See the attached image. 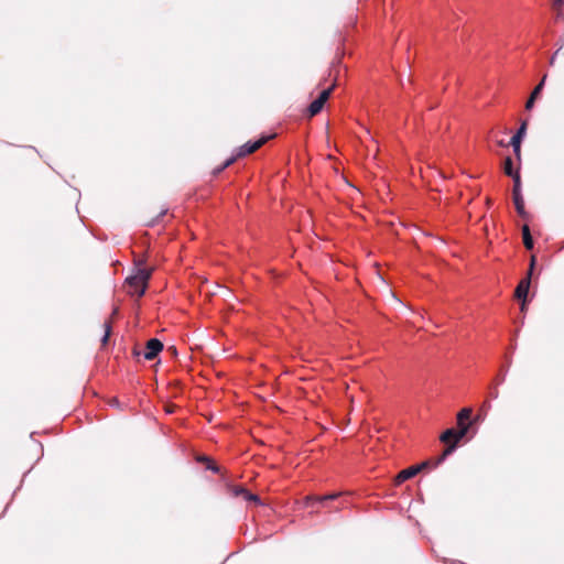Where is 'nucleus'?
I'll use <instances>...</instances> for the list:
<instances>
[{
    "mask_svg": "<svg viewBox=\"0 0 564 564\" xmlns=\"http://www.w3.org/2000/svg\"><path fill=\"white\" fill-rule=\"evenodd\" d=\"M525 131H527V122L523 121L521 123V126L519 127L518 131L516 132V134L511 138L510 143L521 144V141L525 134Z\"/></svg>",
    "mask_w": 564,
    "mask_h": 564,
    "instance_id": "nucleus-8",
    "label": "nucleus"
},
{
    "mask_svg": "<svg viewBox=\"0 0 564 564\" xmlns=\"http://www.w3.org/2000/svg\"><path fill=\"white\" fill-rule=\"evenodd\" d=\"M470 423H463L462 425H458V431H456L457 438L462 440L469 430Z\"/></svg>",
    "mask_w": 564,
    "mask_h": 564,
    "instance_id": "nucleus-13",
    "label": "nucleus"
},
{
    "mask_svg": "<svg viewBox=\"0 0 564 564\" xmlns=\"http://www.w3.org/2000/svg\"><path fill=\"white\" fill-rule=\"evenodd\" d=\"M532 273H533V270H531V268H529V271H528L527 276H530V278H531V276H532Z\"/></svg>",
    "mask_w": 564,
    "mask_h": 564,
    "instance_id": "nucleus-27",
    "label": "nucleus"
},
{
    "mask_svg": "<svg viewBox=\"0 0 564 564\" xmlns=\"http://www.w3.org/2000/svg\"><path fill=\"white\" fill-rule=\"evenodd\" d=\"M313 498L311 497H306V503L308 505V502L312 500Z\"/></svg>",
    "mask_w": 564,
    "mask_h": 564,
    "instance_id": "nucleus-28",
    "label": "nucleus"
},
{
    "mask_svg": "<svg viewBox=\"0 0 564 564\" xmlns=\"http://www.w3.org/2000/svg\"><path fill=\"white\" fill-rule=\"evenodd\" d=\"M240 492H242L245 495V498L247 500H251V501H259V498L258 496L253 495V494H250L248 492L247 490L245 489H240Z\"/></svg>",
    "mask_w": 564,
    "mask_h": 564,
    "instance_id": "nucleus-18",
    "label": "nucleus"
},
{
    "mask_svg": "<svg viewBox=\"0 0 564 564\" xmlns=\"http://www.w3.org/2000/svg\"><path fill=\"white\" fill-rule=\"evenodd\" d=\"M522 236H523L524 247L527 249L531 250L533 248V239L531 237L530 229L527 225H524L522 228Z\"/></svg>",
    "mask_w": 564,
    "mask_h": 564,
    "instance_id": "nucleus-9",
    "label": "nucleus"
},
{
    "mask_svg": "<svg viewBox=\"0 0 564 564\" xmlns=\"http://www.w3.org/2000/svg\"><path fill=\"white\" fill-rule=\"evenodd\" d=\"M512 196H513V203H514V206H516V209H517L518 214L521 217H524L525 216L524 200H523V196H522V193H521V180H520L519 172H517L514 174V176H513Z\"/></svg>",
    "mask_w": 564,
    "mask_h": 564,
    "instance_id": "nucleus-2",
    "label": "nucleus"
},
{
    "mask_svg": "<svg viewBox=\"0 0 564 564\" xmlns=\"http://www.w3.org/2000/svg\"><path fill=\"white\" fill-rule=\"evenodd\" d=\"M544 82H545V76L542 78L540 84L533 89V91L531 93V97L536 98L539 96V94L541 93V90L543 88Z\"/></svg>",
    "mask_w": 564,
    "mask_h": 564,
    "instance_id": "nucleus-15",
    "label": "nucleus"
},
{
    "mask_svg": "<svg viewBox=\"0 0 564 564\" xmlns=\"http://www.w3.org/2000/svg\"><path fill=\"white\" fill-rule=\"evenodd\" d=\"M554 59H555V55L551 58V64L554 63Z\"/></svg>",
    "mask_w": 564,
    "mask_h": 564,
    "instance_id": "nucleus-29",
    "label": "nucleus"
},
{
    "mask_svg": "<svg viewBox=\"0 0 564 564\" xmlns=\"http://www.w3.org/2000/svg\"><path fill=\"white\" fill-rule=\"evenodd\" d=\"M521 301H522L521 311L523 312L525 310V300H521Z\"/></svg>",
    "mask_w": 564,
    "mask_h": 564,
    "instance_id": "nucleus-26",
    "label": "nucleus"
},
{
    "mask_svg": "<svg viewBox=\"0 0 564 564\" xmlns=\"http://www.w3.org/2000/svg\"><path fill=\"white\" fill-rule=\"evenodd\" d=\"M234 161H235V158H230V159H228V160L224 163V165H223L218 171H221V170H224V169L228 167L230 164H232V163H234Z\"/></svg>",
    "mask_w": 564,
    "mask_h": 564,
    "instance_id": "nucleus-24",
    "label": "nucleus"
},
{
    "mask_svg": "<svg viewBox=\"0 0 564 564\" xmlns=\"http://www.w3.org/2000/svg\"><path fill=\"white\" fill-rule=\"evenodd\" d=\"M534 100H535V98L530 96V98L528 99V101L525 104V109L530 110L534 105Z\"/></svg>",
    "mask_w": 564,
    "mask_h": 564,
    "instance_id": "nucleus-21",
    "label": "nucleus"
},
{
    "mask_svg": "<svg viewBox=\"0 0 564 564\" xmlns=\"http://www.w3.org/2000/svg\"><path fill=\"white\" fill-rule=\"evenodd\" d=\"M534 265H535V258H534V257H532V258H531V261H530V268H531V270H533V269H534Z\"/></svg>",
    "mask_w": 564,
    "mask_h": 564,
    "instance_id": "nucleus-25",
    "label": "nucleus"
},
{
    "mask_svg": "<svg viewBox=\"0 0 564 564\" xmlns=\"http://www.w3.org/2000/svg\"><path fill=\"white\" fill-rule=\"evenodd\" d=\"M427 466V463H422L420 465H416V466H411L406 469H403L402 471H400L397 476V482L398 484H401L412 477H414L422 468L426 467Z\"/></svg>",
    "mask_w": 564,
    "mask_h": 564,
    "instance_id": "nucleus-5",
    "label": "nucleus"
},
{
    "mask_svg": "<svg viewBox=\"0 0 564 564\" xmlns=\"http://www.w3.org/2000/svg\"><path fill=\"white\" fill-rule=\"evenodd\" d=\"M152 270L137 267L133 273L126 279V285L130 295L141 297L148 286V281L151 278Z\"/></svg>",
    "mask_w": 564,
    "mask_h": 564,
    "instance_id": "nucleus-1",
    "label": "nucleus"
},
{
    "mask_svg": "<svg viewBox=\"0 0 564 564\" xmlns=\"http://www.w3.org/2000/svg\"><path fill=\"white\" fill-rule=\"evenodd\" d=\"M109 334H110V325L109 324H106V333L102 337V344H106L107 340H108V337H109Z\"/></svg>",
    "mask_w": 564,
    "mask_h": 564,
    "instance_id": "nucleus-20",
    "label": "nucleus"
},
{
    "mask_svg": "<svg viewBox=\"0 0 564 564\" xmlns=\"http://www.w3.org/2000/svg\"><path fill=\"white\" fill-rule=\"evenodd\" d=\"M564 4V0H553V7L554 9L558 10L557 18L562 17L561 9Z\"/></svg>",
    "mask_w": 564,
    "mask_h": 564,
    "instance_id": "nucleus-17",
    "label": "nucleus"
},
{
    "mask_svg": "<svg viewBox=\"0 0 564 564\" xmlns=\"http://www.w3.org/2000/svg\"><path fill=\"white\" fill-rule=\"evenodd\" d=\"M510 144L513 148V152L517 155V158L520 159L521 144H517V143H510Z\"/></svg>",
    "mask_w": 564,
    "mask_h": 564,
    "instance_id": "nucleus-19",
    "label": "nucleus"
},
{
    "mask_svg": "<svg viewBox=\"0 0 564 564\" xmlns=\"http://www.w3.org/2000/svg\"><path fill=\"white\" fill-rule=\"evenodd\" d=\"M441 441L444 443H447L449 441H453V443L457 444L460 440L457 438L456 430L454 429H447L442 435Z\"/></svg>",
    "mask_w": 564,
    "mask_h": 564,
    "instance_id": "nucleus-7",
    "label": "nucleus"
},
{
    "mask_svg": "<svg viewBox=\"0 0 564 564\" xmlns=\"http://www.w3.org/2000/svg\"><path fill=\"white\" fill-rule=\"evenodd\" d=\"M456 448V444L453 443L452 445H449L443 453V455L441 456V458L438 459V462H442L445 459V457L449 454H452Z\"/></svg>",
    "mask_w": 564,
    "mask_h": 564,
    "instance_id": "nucleus-16",
    "label": "nucleus"
},
{
    "mask_svg": "<svg viewBox=\"0 0 564 564\" xmlns=\"http://www.w3.org/2000/svg\"><path fill=\"white\" fill-rule=\"evenodd\" d=\"M470 415H471V409L464 408L457 414V424L462 425L463 423H466V421H468L470 419Z\"/></svg>",
    "mask_w": 564,
    "mask_h": 564,
    "instance_id": "nucleus-10",
    "label": "nucleus"
},
{
    "mask_svg": "<svg viewBox=\"0 0 564 564\" xmlns=\"http://www.w3.org/2000/svg\"><path fill=\"white\" fill-rule=\"evenodd\" d=\"M530 289V276L522 279L516 288L514 295L518 300H527Z\"/></svg>",
    "mask_w": 564,
    "mask_h": 564,
    "instance_id": "nucleus-6",
    "label": "nucleus"
},
{
    "mask_svg": "<svg viewBox=\"0 0 564 564\" xmlns=\"http://www.w3.org/2000/svg\"><path fill=\"white\" fill-rule=\"evenodd\" d=\"M323 107H324V104H322L321 100L315 99L308 106V113H310V116H312V117L316 116L318 112H321Z\"/></svg>",
    "mask_w": 564,
    "mask_h": 564,
    "instance_id": "nucleus-11",
    "label": "nucleus"
},
{
    "mask_svg": "<svg viewBox=\"0 0 564 564\" xmlns=\"http://www.w3.org/2000/svg\"><path fill=\"white\" fill-rule=\"evenodd\" d=\"M162 349H163V344L159 339L152 338L147 343L144 358L147 360H152L159 355V352Z\"/></svg>",
    "mask_w": 564,
    "mask_h": 564,
    "instance_id": "nucleus-3",
    "label": "nucleus"
},
{
    "mask_svg": "<svg viewBox=\"0 0 564 564\" xmlns=\"http://www.w3.org/2000/svg\"><path fill=\"white\" fill-rule=\"evenodd\" d=\"M269 138H261L257 141H249L247 143H245L243 145H241L238 150V153H237V156H245L247 154H250L252 152H254L256 150H258L262 144H264L267 142Z\"/></svg>",
    "mask_w": 564,
    "mask_h": 564,
    "instance_id": "nucleus-4",
    "label": "nucleus"
},
{
    "mask_svg": "<svg viewBox=\"0 0 564 564\" xmlns=\"http://www.w3.org/2000/svg\"><path fill=\"white\" fill-rule=\"evenodd\" d=\"M332 90H333V86L322 90L319 96L316 99L321 100L322 104H325L327 101V99L329 98Z\"/></svg>",
    "mask_w": 564,
    "mask_h": 564,
    "instance_id": "nucleus-14",
    "label": "nucleus"
},
{
    "mask_svg": "<svg viewBox=\"0 0 564 564\" xmlns=\"http://www.w3.org/2000/svg\"><path fill=\"white\" fill-rule=\"evenodd\" d=\"M503 170H505V173L509 176H511L513 178L514 174L518 172V171H513V163H512V160L511 158H507L505 160V166H503Z\"/></svg>",
    "mask_w": 564,
    "mask_h": 564,
    "instance_id": "nucleus-12",
    "label": "nucleus"
},
{
    "mask_svg": "<svg viewBox=\"0 0 564 564\" xmlns=\"http://www.w3.org/2000/svg\"><path fill=\"white\" fill-rule=\"evenodd\" d=\"M337 496L338 495H327V496L318 498V501L323 502V501H326V500H332V499H335Z\"/></svg>",
    "mask_w": 564,
    "mask_h": 564,
    "instance_id": "nucleus-22",
    "label": "nucleus"
},
{
    "mask_svg": "<svg viewBox=\"0 0 564 564\" xmlns=\"http://www.w3.org/2000/svg\"><path fill=\"white\" fill-rule=\"evenodd\" d=\"M205 460H207L209 464L207 466L208 469L213 470L214 473H218V467L216 465H214L212 462H209L207 458H204Z\"/></svg>",
    "mask_w": 564,
    "mask_h": 564,
    "instance_id": "nucleus-23",
    "label": "nucleus"
}]
</instances>
